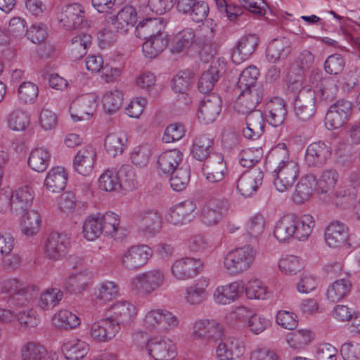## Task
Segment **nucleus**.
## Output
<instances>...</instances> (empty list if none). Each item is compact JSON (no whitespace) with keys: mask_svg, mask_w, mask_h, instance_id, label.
Here are the masks:
<instances>
[{"mask_svg":"<svg viewBox=\"0 0 360 360\" xmlns=\"http://www.w3.org/2000/svg\"><path fill=\"white\" fill-rule=\"evenodd\" d=\"M186 129L183 124L175 122L168 125L164 132L162 141L169 143L179 141L185 135Z\"/></svg>","mask_w":360,"mask_h":360,"instance_id":"62","label":"nucleus"},{"mask_svg":"<svg viewBox=\"0 0 360 360\" xmlns=\"http://www.w3.org/2000/svg\"><path fill=\"white\" fill-rule=\"evenodd\" d=\"M259 75V70L255 66L248 67L240 75L237 83L238 87L240 91H245L255 85L260 84L257 82Z\"/></svg>","mask_w":360,"mask_h":360,"instance_id":"51","label":"nucleus"},{"mask_svg":"<svg viewBox=\"0 0 360 360\" xmlns=\"http://www.w3.org/2000/svg\"><path fill=\"white\" fill-rule=\"evenodd\" d=\"M122 100V94L120 91L106 93L102 100L104 110L109 115L115 112L121 107Z\"/></svg>","mask_w":360,"mask_h":360,"instance_id":"56","label":"nucleus"},{"mask_svg":"<svg viewBox=\"0 0 360 360\" xmlns=\"http://www.w3.org/2000/svg\"><path fill=\"white\" fill-rule=\"evenodd\" d=\"M222 328L214 321L202 320L195 323L194 335L199 338L215 341L221 338Z\"/></svg>","mask_w":360,"mask_h":360,"instance_id":"33","label":"nucleus"},{"mask_svg":"<svg viewBox=\"0 0 360 360\" xmlns=\"http://www.w3.org/2000/svg\"><path fill=\"white\" fill-rule=\"evenodd\" d=\"M22 360H44L47 351L44 346L35 342H29L20 351Z\"/></svg>","mask_w":360,"mask_h":360,"instance_id":"48","label":"nucleus"},{"mask_svg":"<svg viewBox=\"0 0 360 360\" xmlns=\"http://www.w3.org/2000/svg\"><path fill=\"white\" fill-rule=\"evenodd\" d=\"M68 174L61 167H53L47 174L44 181L46 189L51 193L63 191L67 184Z\"/></svg>","mask_w":360,"mask_h":360,"instance_id":"35","label":"nucleus"},{"mask_svg":"<svg viewBox=\"0 0 360 360\" xmlns=\"http://www.w3.org/2000/svg\"><path fill=\"white\" fill-rule=\"evenodd\" d=\"M95 295L97 299L104 302L110 301L118 295V287L115 283L108 281L101 284Z\"/></svg>","mask_w":360,"mask_h":360,"instance_id":"64","label":"nucleus"},{"mask_svg":"<svg viewBox=\"0 0 360 360\" xmlns=\"http://www.w3.org/2000/svg\"><path fill=\"white\" fill-rule=\"evenodd\" d=\"M194 77L195 74L191 70L179 71L172 81L173 90L177 93H185L188 89Z\"/></svg>","mask_w":360,"mask_h":360,"instance_id":"52","label":"nucleus"},{"mask_svg":"<svg viewBox=\"0 0 360 360\" xmlns=\"http://www.w3.org/2000/svg\"><path fill=\"white\" fill-rule=\"evenodd\" d=\"M86 276L82 273L71 274L64 281L63 288L70 294L80 293L87 287Z\"/></svg>","mask_w":360,"mask_h":360,"instance_id":"49","label":"nucleus"},{"mask_svg":"<svg viewBox=\"0 0 360 360\" xmlns=\"http://www.w3.org/2000/svg\"><path fill=\"white\" fill-rule=\"evenodd\" d=\"M136 223L139 231L146 236H154L162 228L160 214L154 210H143L136 214Z\"/></svg>","mask_w":360,"mask_h":360,"instance_id":"7","label":"nucleus"},{"mask_svg":"<svg viewBox=\"0 0 360 360\" xmlns=\"http://www.w3.org/2000/svg\"><path fill=\"white\" fill-rule=\"evenodd\" d=\"M244 287L238 282L219 287L214 293L216 301L222 304H230L235 301L243 292Z\"/></svg>","mask_w":360,"mask_h":360,"instance_id":"36","label":"nucleus"},{"mask_svg":"<svg viewBox=\"0 0 360 360\" xmlns=\"http://www.w3.org/2000/svg\"><path fill=\"white\" fill-rule=\"evenodd\" d=\"M224 73V66L218 61L212 62L199 79L198 89L200 92L204 94L210 92Z\"/></svg>","mask_w":360,"mask_h":360,"instance_id":"21","label":"nucleus"},{"mask_svg":"<svg viewBox=\"0 0 360 360\" xmlns=\"http://www.w3.org/2000/svg\"><path fill=\"white\" fill-rule=\"evenodd\" d=\"M146 349L155 360H173L176 355L174 344L165 337L148 340Z\"/></svg>","mask_w":360,"mask_h":360,"instance_id":"5","label":"nucleus"},{"mask_svg":"<svg viewBox=\"0 0 360 360\" xmlns=\"http://www.w3.org/2000/svg\"><path fill=\"white\" fill-rule=\"evenodd\" d=\"M244 347L233 338H224L219 344L216 352L220 360H233L243 355Z\"/></svg>","mask_w":360,"mask_h":360,"instance_id":"27","label":"nucleus"},{"mask_svg":"<svg viewBox=\"0 0 360 360\" xmlns=\"http://www.w3.org/2000/svg\"><path fill=\"white\" fill-rule=\"evenodd\" d=\"M70 246V240L67 235L56 232L51 233L45 244V253L53 260H58L63 257Z\"/></svg>","mask_w":360,"mask_h":360,"instance_id":"14","label":"nucleus"},{"mask_svg":"<svg viewBox=\"0 0 360 360\" xmlns=\"http://www.w3.org/2000/svg\"><path fill=\"white\" fill-rule=\"evenodd\" d=\"M295 215L288 214L283 217L276 224L274 230L275 238L279 241H286L295 237Z\"/></svg>","mask_w":360,"mask_h":360,"instance_id":"37","label":"nucleus"},{"mask_svg":"<svg viewBox=\"0 0 360 360\" xmlns=\"http://www.w3.org/2000/svg\"><path fill=\"white\" fill-rule=\"evenodd\" d=\"M102 232L115 240L122 239L125 236V230L120 226V218L114 212H108L100 216Z\"/></svg>","mask_w":360,"mask_h":360,"instance_id":"30","label":"nucleus"},{"mask_svg":"<svg viewBox=\"0 0 360 360\" xmlns=\"http://www.w3.org/2000/svg\"><path fill=\"white\" fill-rule=\"evenodd\" d=\"M37 290L35 285H26L12 297H9L8 302L13 305L24 306L32 299Z\"/></svg>","mask_w":360,"mask_h":360,"instance_id":"61","label":"nucleus"},{"mask_svg":"<svg viewBox=\"0 0 360 360\" xmlns=\"http://www.w3.org/2000/svg\"><path fill=\"white\" fill-rule=\"evenodd\" d=\"M318 181L314 174L302 176L297 184L292 195V201L297 205H302L307 201L314 191L318 188Z\"/></svg>","mask_w":360,"mask_h":360,"instance_id":"19","label":"nucleus"},{"mask_svg":"<svg viewBox=\"0 0 360 360\" xmlns=\"http://www.w3.org/2000/svg\"><path fill=\"white\" fill-rule=\"evenodd\" d=\"M311 340V332L307 330H298L289 333L287 342L295 349H302Z\"/></svg>","mask_w":360,"mask_h":360,"instance_id":"57","label":"nucleus"},{"mask_svg":"<svg viewBox=\"0 0 360 360\" xmlns=\"http://www.w3.org/2000/svg\"><path fill=\"white\" fill-rule=\"evenodd\" d=\"M84 236L88 240L98 238L102 233L100 214L90 215L83 224Z\"/></svg>","mask_w":360,"mask_h":360,"instance_id":"50","label":"nucleus"},{"mask_svg":"<svg viewBox=\"0 0 360 360\" xmlns=\"http://www.w3.org/2000/svg\"><path fill=\"white\" fill-rule=\"evenodd\" d=\"M29 116L22 110L11 112L8 118V124L13 131H23L30 124Z\"/></svg>","mask_w":360,"mask_h":360,"instance_id":"59","label":"nucleus"},{"mask_svg":"<svg viewBox=\"0 0 360 360\" xmlns=\"http://www.w3.org/2000/svg\"><path fill=\"white\" fill-rule=\"evenodd\" d=\"M161 24L156 18H146L139 22L136 27V36L146 41L161 31Z\"/></svg>","mask_w":360,"mask_h":360,"instance_id":"41","label":"nucleus"},{"mask_svg":"<svg viewBox=\"0 0 360 360\" xmlns=\"http://www.w3.org/2000/svg\"><path fill=\"white\" fill-rule=\"evenodd\" d=\"M274 185L279 192L291 188L297 179L300 167L297 162L291 161L276 171H272Z\"/></svg>","mask_w":360,"mask_h":360,"instance_id":"4","label":"nucleus"},{"mask_svg":"<svg viewBox=\"0 0 360 360\" xmlns=\"http://www.w3.org/2000/svg\"><path fill=\"white\" fill-rule=\"evenodd\" d=\"M296 117L302 121H308L316 112L315 91L309 86H304L298 91L294 103Z\"/></svg>","mask_w":360,"mask_h":360,"instance_id":"2","label":"nucleus"},{"mask_svg":"<svg viewBox=\"0 0 360 360\" xmlns=\"http://www.w3.org/2000/svg\"><path fill=\"white\" fill-rule=\"evenodd\" d=\"M266 120L273 127L282 125L287 115L285 101L280 97H274L266 103Z\"/></svg>","mask_w":360,"mask_h":360,"instance_id":"17","label":"nucleus"},{"mask_svg":"<svg viewBox=\"0 0 360 360\" xmlns=\"http://www.w3.org/2000/svg\"><path fill=\"white\" fill-rule=\"evenodd\" d=\"M263 178L264 173L259 169L247 171L238 179L237 189L242 195L249 197L262 185Z\"/></svg>","mask_w":360,"mask_h":360,"instance_id":"13","label":"nucleus"},{"mask_svg":"<svg viewBox=\"0 0 360 360\" xmlns=\"http://www.w3.org/2000/svg\"><path fill=\"white\" fill-rule=\"evenodd\" d=\"M62 352L68 360H79L89 352V345L80 340H73L64 343Z\"/></svg>","mask_w":360,"mask_h":360,"instance_id":"40","label":"nucleus"},{"mask_svg":"<svg viewBox=\"0 0 360 360\" xmlns=\"http://www.w3.org/2000/svg\"><path fill=\"white\" fill-rule=\"evenodd\" d=\"M182 160V153L179 150H171L162 153L158 158V169L163 174H169L173 169L179 168L178 166Z\"/></svg>","mask_w":360,"mask_h":360,"instance_id":"38","label":"nucleus"},{"mask_svg":"<svg viewBox=\"0 0 360 360\" xmlns=\"http://www.w3.org/2000/svg\"><path fill=\"white\" fill-rule=\"evenodd\" d=\"M163 281V273L154 269L136 276L132 282V288L138 294L148 295L158 288Z\"/></svg>","mask_w":360,"mask_h":360,"instance_id":"6","label":"nucleus"},{"mask_svg":"<svg viewBox=\"0 0 360 360\" xmlns=\"http://www.w3.org/2000/svg\"><path fill=\"white\" fill-rule=\"evenodd\" d=\"M50 153L43 148H35L28 158V165L37 172H43L49 166Z\"/></svg>","mask_w":360,"mask_h":360,"instance_id":"43","label":"nucleus"},{"mask_svg":"<svg viewBox=\"0 0 360 360\" xmlns=\"http://www.w3.org/2000/svg\"><path fill=\"white\" fill-rule=\"evenodd\" d=\"M344 135L349 137L352 143L345 144V152L339 154V158H342L341 162L343 164L347 162L352 157V144L360 143V120L353 124H346L342 127L339 131V136Z\"/></svg>","mask_w":360,"mask_h":360,"instance_id":"32","label":"nucleus"},{"mask_svg":"<svg viewBox=\"0 0 360 360\" xmlns=\"http://www.w3.org/2000/svg\"><path fill=\"white\" fill-rule=\"evenodd\" d=\"M152 254L153 250L148 245H134L124 254L122 264L129 269H138L147 263Z\"/></svg>","mask_w":360,"mask_h":360,"instance_id":"12","label":"nucleus"},{"mask_svg":"<svg viewBox=\"0 0 360 360\" xmlns=\"http://www.w3.org/2000/svg\"><path fill=\"white\" fill-rule=\"evenodd\" d=\"M202 265L203 262L200 259L186 257L175 262L172 272L179 280L188 279L197 275Z\"/></svg>","mask_w":360,"mask_h":360,"instance_id":"18","label":"nucleus"},{"mask_svg":"<svg viewBox=\"0 0 360 360\" xmlns=\"http://www.w3.org/2000/svg\"><path fill=\"white\" fill-rule=\"evenodd\" d=\"M338 181V173L335 169L325 170L318 181L317 191L326 193L334 190Z\"/></svg>","mask_w":360,"mask_h":360,"instance_id":"54","label":"nucleus"},{"mask_svg":"<svg viewBox=\"0 0 360 360\" xmlns=\"http://www.w3.org/2000/svg\"><path fill=\"white\" fill-rule=\"evenodd\" d=\"M291 42L286 37L271 40L266 49V58L271 62L285 59L291 52Z\"/></svg>","mask_w":360,"mask_h":360,"instance_id":"29","label":"nucleus"},{"mask_svg":"<svg viewBox=\"0 0 360 360\" xmlns=\"http://www.w3.org/2000/svg\"><path fill=\"white\" fill-rule=\"evenodd\" d=\"M214 141L207 135H200L195 137L191 150L192 156L197 160L203 162L210 158Z\"/></svg>","mask_w":360,"mask_h":360,"instance_id":"39","label":"nucleus"},{"mask_svg":"<svg viewBox=\"0 0 360 360\" xmlns=\"http://www.w3.org/2000/svg\"><path fill=\"white\" fill-rule=\"evenodd\" d=\"M258 39L254 34L243 37L233 50L231 58L236 63H240L247 60L255 51Z\"/></svg>","mask_w":360,"mask_h":360,"instance_id":"24","label":"nucleus"},{"mask_svg":"<svg viewBox=\"0 0 360 360\" xmlns=\"http://www.w3.org/2000/svg\"><path fill=\"white\" fill-rule=\"evenodd\" d=\"M40 223L41 217L37 211H27L21 219L22 233L27 236L36 235L39 231Z\"/></svg>","mask_w":360,"mask_h":360,"instance_id":"42","label":"nucleus"},{"mask_svg":"<svg viewBox=\"0 0 360 360\" xmlns=\"http://www.w3.org/2000/svg\"><path fill=\"white\" fill-rule=\"evenodd\" d=\"M63 297V292L58 288H50L41 295L39 306L42 309L54 307Z\"/></svg>","mask_w":360,"mask_h":360,"instance_id":"53","label":"nucleus"},{"mask_svg":"<svg viewBox=\"0 0 360 360\" xmlns=\"http://www.w3.org/2000/svg\"><path fill=\"white\" fill-rule=\"evenodd\" d=\"M110 319L117 323L126 326L131 323L136 314V307L127 301H122L114 304L111 308Z\"/></svg>","mask_w":360,"mask_h":360,"instance_id":"26","label":"nucleus"},{"mask_svg":"<svg viewBox=\"0 0 360 360\" xmlns=\"http://www.w3.org/2000/svg\"><path fill=\"white\" fill-rule=\"evenodd\" d=\"M195 33L191 29L180 32L173 39L171 51L176 53L184 52L192 45Z\"/></svg>","mask_w":360,"mask_h":360,"instance_id":"47","label":"nucleus"},{"mask_svg":"<svg viewBox=\"0 0 360 360\" xmlns=\"http://www.w3.org/2000/svg\"><path fill=\"white\" fill-rule=\"evenodd\" d=\"M137 22V13L132 6L123 7L115 16L112 18V24L117 32L124 34L132 28Z\"/></svg>","mask_w":360,"mask_h":360,"instance_id":"23","label":"nucleus"},{"mask_svg":"<svg viewBox=\"0 0 360 360\" xmlns=\"http://www.w3.org/2000/svg\"><path fill=\"white\" fill-rule=\"evenodd\" d=\"M120 329L110 318L102 319L91 327L90 334L98 342H107L113 338Z\"/></svg>","mask_w":360,"mask_h":360,"instance_id":"20","label":"nucleus"},{"mask_svg":"<svg viewBox=\"0 0 360 360\" xmlns=\"http://www.w3.org/2000/svg\"><path fill=\"white\" fill-rule=\"evenodd\" d=\"M125 139L116 134H108L104 142V147L106 152L112 157H116L123 153Z\"/></svg>","mask_w":360,"mask_h":360,"instance_id":"55","label":"nucleus"},{"mask_svg":"<svg viewBox=\"0 0 360 360\" xmlns=\"http://www.w3.org/2000/svg\"><path fill=\"white\" fill-rule=\"evenodd\" d=\"M169 41L168 34L166 32L160 31V33L146 39L143 44V53L147 58H155L166 49Z\"/></svg>","mask_w":360,"mask_h":360,"instance_id":"31","label":"nucleus"},{"mask_svg":"<svg viewBox=\"0 0 360 360\" xmlns=\"http://www.w3.org/2000/svg\"><path fill=\"white\" fill-rule=\"evenodd\" d=\"M229 205L227 200L218 198L210 200L201 210L200 215L201 221L208 226L217 224L228 211Z\"/></svg>","mask_w":360,"mask_h":360,"instance_id":"9","label":"nucleus"},{"mask_svg":"<svg viewBox=\"0 0 360 360\" xmlns=\"http://www.w3.org/2000/svg\"><path fill=\"white\" fill-rule=\"evenodd\" d=\"M60 23L68 30L83 28L87 25L84 20V11L79 4L66 5L58 17Z\"/></svg>","mask_w":360,"mask_h":360,"instance_id":"8","label":"nucleus"},{"mask_svg":"<svg viewBox=\"0 0 360 360\" xmlns=\"http://www.w3.org/2000/svg\"><path fill=\"white\" fill-rule=\"evenodd\" d=\"M195 209V205L193 201L186 200L171 208L167 216V219L174 225L186 224L193 219V212Z\"/></svg>","mask_w":360,"mask_h":360,"instance_id":"22","label":"nucleus"},{"mask_svg":"<svg viewBox=\"0 0 360 360\" xmlns=\"http://www.w3.org/2000/svg\"><path fill=\"white\" fill-rule=\"evenodd\" d=\"M295 238L298 240H306L311 233L315 225L314 217L309 214H304L299 219L295 216Z\"/></svg>","mask_w":360,"mask_h":360,"instance_id":"45","label":"nucleus"},{"mask_svg":"<svg viewBox=\"0 0 360 360\" xmlns=\"http://www.w3.org/2000/svg\"><path fill=\"white\" fill-rule=\"evenodd\" d=\"M221 110V97L216 94L205 96L198 108V118L206 124L213 122Z\"/></svg>","mask_w":360,"mask_h":360,"instance_id":"10","label":"nucleus"},{"mask_svg":"<svg viewBox=\"0 0 360 360\" xmlns=\"http://www.w3.org/2000/svg\"><path fill=\"white\" fill-rule=\"evenodd\" d=\"M155 82L156 77L155 75L150 72H144L136 79V84L138 86L154 97L158 94Z\"/></svg>","mask_w":360,"mask_h":360,"instance_id":"60","label":"nucleus"},{"mask_svg":"<svg viewBox=\"0 0 360 360\" xmlns=\"http://www.w3.org/2000/svg\"><path fill=\"white\" fill-rule=\"evenodd\" d=\"M291 161L289 160L286 145L282 143H278L269 151L266 158V165L269 169L276 171Z\"/></svg>","mask_w":360,"mask_h":360,"instance_id":"34","label":"nucleus"},{"mask_svg":"<svg viewBox=\"0 0 360 360\" xmlns=\"http://www.w3.org/2000/svg\"><path fill=\"white\" fill-rule=\"evenodd\" d=\"M204 165L206 169V179L210 183L222 181L227 173L226 162L224 155L220 153H213Z\"/></svg>","mask_w":360,"mask_h":360,"instance_id":"15","label":"nucleus"},{"mask_svg":"<svg viewBox=\"0 0 360 360\" xmlns=\"http://www.w3.org/2000/svg\"><path fill=\"white\" fill-rule=\"evenodd\" d=\"M11 210L16 214H21L32 206L34 200V191L28 186L20 187L11 191Z\"/></svg>","mask_w":360,"mask_h":360,"instance_id":"16","label":"nucleus"},{"mask_svg":"<svg viewBox=\"0 0 360 360\" xmlns=\"http://www.w3.org/2000/svg\"><path fill=\"white\" fill-rule=\"evenodd\" d=\"M38 94V86L30 82L22 83L18 89V98L25 103H33Z\"/></svg>","mask_w":360,"mask_h":360,"instance_id":"58","label":"nucleus"},{"mask_svg":"<svg viewBox=\"0 0 360 360\" xmlns=\"http://www.w3.org/2000/svg\"><path fill=\"white\" fill-rule=\"evenodd\" d=\"M246 127L243 129L244 137L248 139H257L264 131V119L261 110H255L245 117Z\"/></svg>","mask_w":360,"mask_h":360,"instance_id":"25","label":"nucleus"},{"mask_svg":"<svg viewBox=\"0 0 360 360\" xmlns=\"http://www.w3.org/2000/svg\"><path fill=\"white\" fill-rule=\"evenodd\" d=\"M133 176L134 174L129 165H123L117 171L116 169H107L101 174L98 179V186L105 191H117L124 189L128 179L124 181V177Z\"/></svg>","mask_w":360,"mask_h":360,"instance_id":"3","label":"nucleus"},{"mask_svg":"<svg viewBox=\"0 0 360 360\" xmlns=\"http://www.w3.org/2000/svg\"><path fill=\"white\" fill-rule=\"evenodd\" d=\"M278 266L281 271L285 274H295L304 267L300 258L293 255L281 259Z\"/></svg>","mask_w":360,"mask_h":360,"instance_id":"63","label":"nucleus"},{"mask_svg":"<svg viewBox=\"0 0 360 360\" xmlns=\"http://www.w3.org/2000/svg\"><path fill=\"white\" fill-rule=\"evenodd\" d=\"M255 252L251 245L238 248L229 252L224 258V267L231 274L246 271L253 262Z\"/></svg>","mask_w":360,"mask_h":360,"instance_id":"1","label":"nucleus"},{"mask_svg":"<svg viewBox=\"0 0 360 360\" xmlns=\"http://www.w3.org/2000/svg\"><path fill=\"white\" fill-rule=\"evenodd\" d=\"M169 184L171 188L176 191L184 190L190 181L191 171L187 167H179L170 173Z\"/></svg>","mask_w":360,"mask_h":360,"instance_id":"46","label":"nucleus"},{"mask_svg":"<svg viewBox=\"0 0 360 360\" xmlns=\"http://www.w3.org/2000/svg\"><path fill=\"white\" fill-rule=\"evenodd\" d=\"M96 152L91 146H86L79 150L74 160V167L79 174L86 176L94 167Z\"/></svg>","mask_w":360,"mask_h":360,"instance_id":"28","label":"nucleus"},{"mask_svg":"<svg viewBox=\"0 0 360 360\" xmlns=\"http://www.w3.org/2000/svg\"><path fill=\"white\" fill-rule=\"evenodd\" d=\"M331 156L330 148L324 142L309 144L306 150L304 160L309 167L321 168Z\"/></svg>","mask_w":360,"mask_h":360,"instance_id":"11","label":"nucleus"},{"mask_svg":"<svg viewBox=\"0 0 360 360\" xmlns=\"http://www.w3.org/2000/svg\"><path fill=\"white\" fill-rule=\"evenodd\" d=\"M83 108L84 112H79V115L72 114V117L76 120H89L94 114L97 106L96 96L94 94H86L79 98L75 103Z\"/></svg>","mask_w":360,"mask_h":360,"instance_id":"44","label":"nucleus"}]
</instances>
